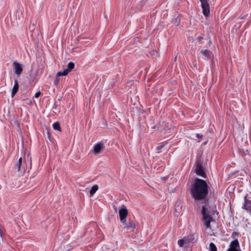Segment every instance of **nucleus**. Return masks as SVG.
<instances>
[{"label": "nucleus", "instance_id": "f3484780", "mask_svg": "<svg viewBox=\"0 0 251 251\" xmlns=\"http://www.w3.org/2000/svg\"><path fill=\"white\" fill-rule=\"evenodd\" d=\"M60 76H61V75H58V73H57L55 76V79L53 82L54 85L57 86L58 85L59 81H60Z\"/></svg>", "mask_w": 251, "mask_h": 251}, {"label": "nucleus", "instance_id": "f257e3e1", "mask_svg": "<svg viewBox=\"0 0 251 251\" xmlns=\"http://www.w3.org/2000/svg\"><path fill=\"white\" fill-rule=\"evenodd\" d=\"M209 192V186L205 180L196 178L192 184L190 193L195 201H206Z\"/></svg>", "mask_w": 251, "mask_h": 251}, {"label": "nucleus", "instance_id": "ddd939ff", "mask_svg": "<svg viewBox=\"0 0 251 251\" xmlns=\"http://www.w3.org/2000/svg\"><path fill=\"white\" fill-rule=\"evenodd\" d=\"M22 162L23 159L22 157H20L15 165V169L17 171L20 172L21 171Z\"/></svg>", "mask_w": 251, "mask_h": 251}, {"label": "nucleus", "instance_id": "f03ea898", "mask_svg": "<svg viewBox=\"0 0 251 251\" xmlns=\"http://www.w3.org/2000/svg\"><path fill=\"white\" fill-rule=\"evenodd\" d=\"M201 214L204 225L206 228L210 227V223L213 220L211 215L209 214L207 205H203L201 207Z\"/></svg>", "mask_w": 251, "mask_h": 251}, {"label": "nucleus", "instance_id": "b1692460", "mask_svg": "<svg viewBox=\"0 0 251 251\" xmlns=\"http://www.w3.org/2000/svg\"><path fill=\"white\" fill-rule=\"evenodd\" d=\"M163 147V146H159L156 147V150L158 151H160Z\"/></svg>", "mask_w": 251, "mask_h": 251}, {"label": "nucleus", "instance_id": "9d476101", "mask_svg": "<svg viewBox=\"0 0 251 251\" xmlns=\"http://www.w3.org/2000/svg\"><path fill=\"white\" fill-rule=\"evenodd\" d=\"M104 145L102 142H100L97 143L96 144L94 145L93 148L94 152L95 154H97L99 153L103 149H104Z\"/></svg>", "mask_w": 251, "mask_h": 251}, {"label": "nucleus", "instance_id": "20e7f679", "mask_svg": "<svg viewBox=\"0 0 251 251\" xmlns=\"http://www.w3.org/2000/svg\"><path fill=\"white\" fill-rule=\"evenodd\" d=\"M201 2L202 13L205 17H208L210 14V6L207 0H201Z\"/></svg>", "mask_w": 251, "mask_h": 251}, {"label": "nucleus", "instance_id": "5701e85b", "mask_svg": "<svg viewBox=\"0 0 251 251\" xmlns=\"http://www.w3.org/2000/svg\"><path fill=\"white\" fill-rule=\"evenodd\" d=\"M41 95V92L40 91L37 92L35 94V97L37 98Z\"/></svg>", "mask_w": 251, "mask_h": 251}, {"label": "nucleus", "instance_id": "393cba45", "mask_svg": "<svg viewBox=\"0 0 251 251\" xmlns=\"http://www.w3.org/2000/svg\"><path fill=\"white\" fill-rule=\"evenodd\" d=\"M196 136L199 138H201L202 137V135L201 134H199V133H197L196 134Z\"/></svg>", "mask_w": 251, "mask_h": 251}, {"label": "nucleus", "instance_id": "f8f14e48", "mask_svg": "<svg viewBox=\"0 0 251 251\" xmlns=\"http://www.w3.org/2000/svg\"><path fill=\"white\" fill-rule=\"evenodd\" d=\"M19 89V83L17 79L14 80V85L13 87L11 96L12 97H14L15 94L17 93Z\"/></svg>", "mask_w": 251, "mask_h": 251}, {"label": "nucleus", "instance_id": "4be33fe9", "mask_svg": "<svg viewBox=\"0 0 251 251\" xmlns=\"http://www.w3.org/2000/svg\"><path fill=\"white\" fill-rule=\"evenodd\" d=\"M204 39L203 36H198L196 38V40L199 44H201V41Z\"/></svg>", "mask_w": 251, "mask_h": 251}, {"label": "nucleus", "instance_id": "aec40b11", "mask_svg": "<svg viewBox=\"0 0 251 251\" xmlns=\"http://www.w3.org/2000/svg\"><path fill=\"white\" fill-rule=\"evenodd\" d=\"M5 232V231L4 227L0 225V236L1 238H2Z\"/></svg>", "mask_w": 251, "mask_h": 251}, {"label": "nucleus", "instance_id": "a211bd4d", "mask_svg": "<svg viewBox=\"0 0 251 251\" xmlns=\"http://www.w3.org/2000/svg\"><path fill=\"white\" fill-rule=\"evenodd\" d=\"M70 72L69 70L67 69H64L63 72H58V75H59L61 76H65L67 75Z\"/></svg>", "mask_w": 251, "mask_h": 251}, {"label": "nucleus", "instance_id": "39448f33", "mask_svg": "<svg viewBox=\"0 0 251 251\" xmlns=\"http://www.w3.org/2000/svg\"><path fill=\"white\" fill-rule=\"evenodd\" d=\"M121 226L127 230L133 231L136 227V225L133 221L129 220L127 222L121 223Z\"/></svg>", "mask_w": 251, "mask_h": 251}, {"label": "nucleus", "instance_id": "423d86ee", "mask_svg": "<svg viewBox=\"0 0 251 251\" xmlns=\"http://www.w3.org/2000/svg\"><path fill=\"white\" fill-rule=\"evenodd\" d=\"M195 173L198 176H200L203 178H205L206 175L205 174L204 168L201 163L199 162L196 164L195 168Z\"/></svg>", "mask_w": 251, "mask_h": 251}, {"label": "nucleus", "instance_id": "a878e982", "mask_svg": "<svg viewBox=\"0 0 251 251\" xmlns=\"http://www.w3.org/2000/svg\"><path fill=\"white\" fill-rule=\"evenodd\" d=\"M228 251H239L237 249L234 250L232 248H231V247H230V248L228 250Z\"/></svg>", "mask_w": 251, "mask_h": 251}, {"label": "nucleus", "instance_id": "2eb2a0df", "mask_svg": "<svg viewBox=\"0 0 251 251\" xmlns=\"http://www.w3.org/2000/svg\"><path fill=\"white\" fill-rule=\"evenodd\" d=\"M98 188L99 187L96 184L93 185L90 191V194L91 196H93L98 190Z\"/></svg>", "mask_w": 251, "mask_h": 251}, {"label": "nucleus", "instance_id": "dca6fc26", "mask_svg": "<svg viewBox=\"0 0 251 251\" xmlns=\"http://www.w3.org/2000/svg\"><path fill=\"white\" fill-rule=\"evenodd\" d=\"M52 126L54 129L61 131V127L59 122H55L53 124Z\"/></svg>", "mask_w": 251, "mask_h": 251}, {"label": "nucleus", "instance_id": "bb28decb", "mask_svg": "<svg viewBox=\"0 0 251 251\" xmlns=\"http://www.w3.org/2000/svg\"><path fill=\"white\" fill-rule=\"evenodd\" d=\"M234 234V235H237V234H238V233H237V232L234 231V232H233L232 233V236H233Z\"/></svg>", "mask_w": 251, "mask_h": 251}, {"label": "nucleus", "instance_id": "7ed1b4c3", "mask_svg": "<svg viewBox=\"0 0 251 251\" xmlns=\"http://www.w3.org/2000/svg\"><path fill=\"white\" fill-rule=\"evenodd\" d=\"M195 239L193 234H190L186 237L179 239L177 244L180 247H188L191 243H193Z\"/></svg>", "mask_w": 251, "mask_h": 251}, {"label": "nucleus", "instance_id": "412c9836", "mask_svg": "<svg viewBox=\"0 0 251 251\" xmlns=\"http://www.w3.org/2000/svg\"><path fill=\"white\" fill-rule=\"evenodd\" d=\"M210 251H217V247L216 245L213 243H211L209 245Z\"/></svg>", "mask_w": 251, "mask_h": 251}, {"label": "nucleus", "instance_id": "6ab92c4d", "mask_svg": "<svg viewBox=\"0 0 251 251\" xmlns=\"http://www.w3.org/2000/svg\"><path fill=\"white\" fill-rule=\"evenodd\" d=\"M75 64L73 62H70L68 63L67 66V69L69 70L70 72L74 68Z\"/></svg>", "mask_w": 251, "mask_h": 251}, {"label": "nucleus", "instance_id": "9b49d317", "mask_svg": "<svg viewBox=\"0 0 251 251\" xmlns=\"http://www.w3.org/2000/svg\"><path fill=\"white\" fill-rule=\"evenodd\" d=\"M200 53L203 55V58L205 60H209L211 58V52L208 50H201Z\"/></svg>", "mask_w": 251, "mask_h": 251}, {"label": "nucleus", "instance_id": "4468645a", "mask_svg": "<svg viewBox=\"0 0 251 251\" xmlns=\"http://www.w3.org/2000/svg\"><path fill=\"white\" fill-rule=\"evenodd\" d=\"M239 246V241L237 239L232 241L230 244V247L234 250L237 249V247Z\"/></svg>", "mask_w": 251, "mask_h": 251}, {"label": "nucleus", "instance_id": "cd10ccee", "mask_svg": "<svg viewBox=\"0 0 251 251\" xmlns=\"http://www.w3.org/2000/svg\"><path fill=\"white\" fill-rule=\"evenodd\" d=\"M200 1H201V0H200Z\"/></svg>", "mask_w": 251, "mask_h": 251}, {"label": "nucleus", "instance_id": "6e6552de", "mask_svg": "<svg viewBox=\"0 0 251 251\" xmlns=\"http://www.w3.org/2000/svg\"><path fill=\"white\" fill-rule=\"evenodd\" d=\"M128 215V210L126 207L121 208L119 210V216L121 223H125L126 221V217Z\"/></svg>", "mask_w": 251, "mask_h": 251}, {"label": "nucleus", "instance_id": "1a4fd4ad", "mask_svg": "<svg viewBox=\"0 0 251 251\" xmlns=\"http://www.w3.org/2000/svg\"><path fill=\"white\" fill-rule=\"evenodd\" d=\"M13 66L15 70V73L17 75H20L23 71V67L22 65L18 62H14L13 63Z\"/></svg>", "mask_w": 251, "mask_h": 251}, {"label": "nucleus", "instance_id": "0eeeda50", "mask_svg": "<svg viewBox=\"0 0 251 251\" xmlns=\"http://www.w3.org/2000/svg\"><path fill=\"white\" fill-rule=\"evenodd\" d=\"M242 207L243 209L251 213V200L248 198L247 195L244 197V201Z\"/></svg>", "mask_w": 251, "mask_h": 251}]
</instances>
